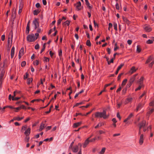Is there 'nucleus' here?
<instances>
[{
	"instance_id": "obj_1",
	"label": "nucleus",
	"mask_w": 154,
	"mask_h": 154,
	"mask_svg": "<svg viewBox=\"0 0 154 154\" xmlns=\"http://www.w3.org/2000/svg\"><path fill=\"white\" fill-rule=\"evenodd\" d=\"M106 114V111L104 110L102 112H96L94 113V115L96 118H103L104 119H106L108 117Z\"/></svg>"
},
{
	"instance_id": "obj_2",
	"label": "nucleus",
	"mask_w": 154,
	"mask_h": 154,
	"mask_svg": "<svg viewBox=\"0 0 154 154\" xmlns=\"http://www.w3.org/2000/svg\"><path fill=\"white\" fill-rule=\"evenodd\" d=\"M35 37L33 34L28 35L27 37V40L29 42H31L35 41L38 38L39 34L38 33L35 34Z\"/></svg>"
},
{
	"instance_id": "obj_3",
	"label": "nucleus",
	"mask_w": 154,
	"mask_h": 154,
	"mask_svg": "<svg viewBox=\"0 0 154 154\" xmlns=\"http://www.w3.org/2000/svg\"><path fill=\"white\" fill-rule=\"evenodd\" d=\"M5 76V71L4 69H0V83H2Z\"/></svg>"
},
{
	"instance_id": "obj_4",
	"label": "nucleus",
	"mask_w": 154,
	"mask_h": 154,
	"mask_svg": "<svg viewBox=\"0 0 154 154\" xmlns=\"http://www.w3.org/2000/svg\"><path fill=\"white\" fill-rule=\"evenodd\" d=\"M13 35V32L11 31L9 33L8 40V45H10V43H12V42Z\"/></svg>"
},
{
	"instance_id": "obj_5",
	"label": "nucleus",
	"mask_w": 154,
	"mask_h": 154,
	"mask_svg": "<svg viewBox=\"0 0 154 154\" xmlns=\"http://www.w3.org/2000/svg\"><path fill=\"white\" fill-rule=\"evenodd\" d=\"M33 24L34 25L35 29H36L39 26V23L38 19H35L33 21Z\"/></svg>"
},
{
	"instance_id": "obj_6",
	"label": "nucleus",
	"mask_w": 154,
	"mask_h": 154,
	"mask_svg": "<svg viewBox=\"0 0 154 154\" xmlns=\"http://www.w3.org/2000/svg\"><path fill=\"white\" fill-rule=\"evenodd\" d=\"M24 54V48H22L20 50L18 54V58L20 59L21 57Z\"/></svg>"
},
{
	"instance_id": "obj_7",
	"label": "nucleus",
	"mask_w": 154,
	"mask_h": 154,
	"mask_svg": "<svg viewBox=\"0 0 154 154\" xmlns=\"http://www.w3.org/2000/svg\"><path fill=\"white\" fill-rule=\"evenodd\" d=\"M134 66H132L131 69L128 72V74L131 75L134 73L137 70Z\"/></svg>"
},
{
	"instance_id": "obj_8",
	"label": "nucleus",
	"mask_w": 154,
	"mask_h": 154,
	"mask_svg": "<svg viewBox=\"0 0 154 154\" xmlns=\"http://www.w3.org/2000/svg\"><path fill=\"white\" fill-rule=\"evenodd\" d=\"M144 140V138L143 135V134H141L140 135L139 140V142L140 145H142L143 144Z\"/></svg>"
},
{
	"instance_id": "obj_9",
	"label": "nucleus",
	"mask_w": 154,
	"mask_h": 154,
	"mask_svg": "<svg viewBox=\"0 0 154 154\" xmlns=\"http://www.w3.org/2000/svg\"><path fill=\"white\" fill-rule=\"evenodd\" d=\"M143 28L147 32H150L152 30L151 28L148 25H145L143 27Z\"/></svg>"
},
{
	"instance_id": "obj_10",
	"label": "nucleus",
	"mask_w": 154,
	"mask_h": 154,
	"mask_svg": "<svg viewBox=\"0 0 154 154\" xmlns=\"http://www.w3.org/2000/svg\"><path fill=\"white\" fill-rule=\"evenodd\" d=\"M134 116V113H131L128 116L127 118H126L124 121V122H126V123H127L128 122L127 121L130 119L132 117Z\"/></svg>"
},
{
	"instance_id": "obj_11",
	"label": "nucleus",
	"mask_w": 154,
	"mask_h": 154,
	"mask_svg": "<svg viewBox=\"0 0 154 154\" xmlns=\"http://www.w3.org/2000/svg\"><path fill=\"white\" fill-rule=\"evenodd\" d=\"M137 75L138 74H136L135 75H133L130 78V80H129V82L133 83L135 79L136 76H137Z\"/></svg>"
},
{
	"instance_id": "obj_12",
	"label": "nucleus",
	"mask_w": 154,
	"mask_h": 154,
	"mask_svg": "<svg viewBox=\"0 0 154 154\" xmlns=\"http://www.w3.org/2000/svg\"><path fill=\"white\" fill-rule=\"evenodd\" d=\"M146 124V122L145 121H143L139 124V128H142L145 127Z\"/></svg>"
},
{
	"instance_id": "obj_13",
	"label": "nucleus",
	"mask_w": 154,
	"mask_h": 154,
	"mask_svg": "<svg viewBox=\"0 0 154 154\" xmlns=\"http://www.w3.org/2000/svg\"><path fill=\"white\" fill-rule=\"evenodd\" d=\"M90 139V137H88L85 141L84 143L83 146V147L84 148H85L87 145L89 143V139Z\"/></svg>"
},
{
	"instance_id": "obj_14",
	"label": "nucleus",
	"mask_w": 154,
	"mask_h": 154,
	"mask_svg": "<svg viewBox=\"0 0 154 154\" xmlns=\"http://www.w3.org/2000/svg\"><path fill=\"white\" fill-rule=\"evenodd\" d=\"M15 48L14 46L13 47L11 50V58H13L14 55Z\"/></svg>"
},
{
	"instance_id": "obj_15",
	"label": "nucleus",
	"mask_w": 154,
	"mask_h": 154,
	"mask_svg": "<svg viewBox=\"0 0 154 154\" xmlns=\"http://www.w3.org/2000/svg\"><path fill=\"white\" fill-rule=\"evenodd\" d=\"M81 4L80 2H77L76 4V9L78 10H80L81 8Z\"/></svg>"
},
{
	"instance_id": "obj_16",
	"label": "nucleus",
	"mask_w": 154,
	"mask_h": 154,
	"mask_svg": "<svg viewBox=\"0 0 154 154\" xmlns=\"http://www.w3.org/2000/svg\"><path fill=\"white\" fill-rule=\"evenodd\" d=\"M151 39H149L146 42V43L147 44H151L154 42V37H150Z\"/></svg>"
},
{
	"instance_id": "obj_17",
	"label": "nucleus",
	"mask_w": 154,
	"mask_h": 154,
	"mask_svg": "<svg viewBox=\"0 0 154 154\" xmlns=\"http://www.w3.org/2000/svg\"><path fill=\"white\" fill-rule=\"evenodd\" d=\"M145 104V103H140L137 106L136 108L137 111H138Z\"/></svg>"
},
{
	"instance_id": "obj_18",
	"label": "nucleus",
	"mask_w": 154,
	"mask_h": 154,
	"mask_svg": "<svg viewBox=\"0 0 154 154\" xmlns=\"http://www.w3.org/2000/svg\"><path fill=\"white\" fill-rule=\"evenodd\" d=\"M31 129L30 128H28L25 131L24 134L26 136L29 135L30 133Z\"/></svg>"
},
{
	"instance_id": "obj_19",
	"label": "nucleus",
	"mask_w": 154,
	"mask_h": 154,
	"mask_svg": "<svg viewBox=\"0 0 154 154\" xmlns=\"http://www.w3.org/2000/svg\"><path fill=\"white\" fill-rule=\"evenodd\" d=\"M82 122H80L76 123H74L73 125V127L76 128L80 126L82 124Z\"/></svg>"
},
{
	"instance_id": "obj_20",
	"label": "nucleus",
	"mask_w": 154,
	"mask_h": 154,
	"mask_svg": "<svg viewBox=\"0 0 154 154\" xmlns=\"http://www.w3.org/2000/svg\"><path fill=\"white\" fill-rule=\"evenodd\" d=\"M153 60V57L152 56H149V57L147 59L146 62V63H148L150 62L152 60Z\"/></svg>"
},
{
	"instance_id": "obj_21",
	"label": "nucleus",
	"mask_w": 154,
	"mask_h": 154,
	"mask_svg": "<svg viewBox=\"0 0 154 154\" xmlns=\"http://www.w3.org/2000/svg\"><path fill=\"white\" fill-rule=\"evenodd\" d=\"M132 98L131 97L127 98L125 100L124 102L125 104H127L129 103L130 102H131L132 100Z\"/></svg>"
},
{
	"instance_id": "obj_22",
	"label": "nucleus",
	"mask_w": 154,
	"mask_h": 154,
	"mask_svg": "<svg viewBox=\"0 0 154 154\" xmlns=\"http://www.w3.org/2000/svg\"><path fill=\"white\" fill-rule=\"evenodd\" d=\"M143 80L144 77H141L138 81L137 82L140 85H143Z\"/></svg>"
},
{
	"instance_id": "obj_23",
	"label": "nucleus",
	"mask_w": 154,
	"mask_h": 154,
	"mask_svg": "<svg viewBox=\"0 0 154 154\" xmlns=\"http://www.w3.org/2000/svg\"><path fill=\"white\" fill-rule=\"evenodd\" d=\"M123 65H124L123 64H121L118 67L117 69L115 72V74L116 75H117L118 74L119 71L121 69V68H122V67L123 66Z\"/></svg>"
},
{
	"instance_id": "obj_24",
	"label": "nucleus",
	"mask_w": 154,
	"mask_h": 154,
	"mask_svg": "<svg viewBox=\"0 0 154 154\" xmlns=\"http://www.w3.org/2000/svg\"><path fill=\"white\" fill-rule=\"evenodd\" d=\"M122 18L123 21L125 23H126L127 24L129 25L130 24V22L127 18L124 17H123Z\"/></svg>"
},
{
	"instance_id": "obj_25",
	"label": "nucleus",
	"mask_w": 154,
	"mask_h": 154,
	"mask_svg": "<svg viewBox=\"0 0 154 154\" xmlns=\"http://www.w3.org/2000/svg\"><path fill=\"white\" fill-rule=\"evenodd\" d=\"M24 118V117H20L19 116H18L17 117H15L14 118V119L15 120H17L18 121H20L22 119H23Z\"/></svg>"
},
{
	"instance_id": "obj_26",
	"label": "nucleus",
	"mask_w": 154,
	"mask_h": 154,
	"mask_svg": "<svg viewBox=\"0 0 154 154\" xmlns=\"http://www.w3.org/2000/svg\"><path fill=\"white\" fill-rule=\"evenodd\" d=\"M79 150L78 146H76L74 147L72 149V151L74 152H77Z\"/></svg>"
},
{
	"instance_id": "obj_27",
	"label": "nucleus",
	"mask_w": 154,
	"mask_h": 154,
	"mask_svg": "<svg viewBox=\"0 0 154 154\" xmlns=\"http://www.w3.org/2000/svg\"><path fill=\"white\" fill-rule=\"evenodd\" d=\"M45 125L44 124H43L42 123L41 124L39 130V131H42L43 129L45 127Z\"/></svg>"
},
{
	"instance_id": "obj_28",
	"label": "nucleus",
	"mask_w": 154,
	"mask_h": 154,
	"mask_svg": "<svg viewBox=\"0 0 154 154\" xmlns=\"http://www.w3.org/2000/svg\"><path fill=\"white\" fill-rule=\"evenodd\" d=\"M141 48L140 46L138 45L137 47L136 52L138 53H139L141 52Z\"/></svg>"
},
{
	"instance_id": "obj_29",
	"label": "nucleus",
	"mask_w": 154,
	"mask_h": 154,
	"mask_svg": "<svg viewBox=\"0 0 154 154\" xmlns=\"http://www.w3.org/2000/svg\"><path fill=\"white\" fill-rule=\"evenodd\" d=\"M127 81L128 80L127 79H124L122 82L121 85L122 86V87L124 86L126 84Z\"/></svg>"
},
{
	"instance_id": "obj_30",
	"label": "nucleus",
	"mask_w": 154,
	"mask_h": 154,
	"mask_svg": "<svg viewBox=\"0 0 154 154\" xmlns=\"http://www.w3.org/2000/svg\"><path fill=\"white\" fill-rule=\"evenodd\" d=\"M143 87V85H140L138 88L135 89V91H137L140 90L142 87Z\"/></svg>"
},
{
	"instance_id": "obj_31",
	"label": "nucleus",
	"mask_w": 154,
	"mask_h": 154,
	"mask_svg": "<svg viewBox=\"0 0 154 154\" xmlns=\"http://www.w3.org/2000/svg\"><path fill=\"white\" fill-rule=\"evenodd\" d=\"M86 4L87 5V6L88 7V8L90 9H91L92 8V6H91L90 5V3L88 1H85Z\"/></svg>"
},
{
	"instance_id": "obj_32",
	"label": "nucleus",
	"mask_w": 154,
	"mask_h": 154,
	"mask_svg": "<svg viewBox=\"0 0 154 154\" xmlns=\"http://www.w3.org/2000/svg\"><path fill=\"white\" fill-rule=\"evenodd\" d=\"M32 81V79L31 78H28L27 79V83L28 85L30 84V83H31Z\"/></svg>"
},
{
	"instance_id": "obj_33",
	"label": "nucleus",
	"mask_w": 154,
	"mask_h": 154,
	"mask_svg": "<svg viewBox=\"0 0 154 154\" xmlns=\"http://www.w3.org/2000/svg\"><path fill=\"white\" fill-rule=\"evenodd\" d=\"M27 127L26 125L22 126L21 130V131L22 132H23L26 129Z\"/></svg>"
},
{
	"instance_id": "obj_34",
	"label": "nucleus",
	"mask_w": 154,
	"mask_h": 154,
	"mask_svg": "<svg viewBox=\"0 0 154 154\" xmlns=\"http://www.w3.org/2000/svg\"><path fill=\"white\" fill-rule=\"evenodd\" d=\"M113 27L114 28V29L116 31L118 30L117 29V23H115L114 22L113 23Z\"/></svg>"
},
{
	"instance_id": "obj_35",
	"label": "nucleus",
	"mask_w": 154,
	"mask_h": 154,
	"mask_svg": "<svg viewBox=\"0 0 154 154\" xmlns=\"http://www.w3.org/2000/svg\"><path fill=\"white\" fill-rule=\"evenodd\" d=\"M58 53L59 56L61 57L62 56V51L61 49L58 50Z\"/></svg>"
},
{
	"instance_id": "obj_36",
	"label": "nucleus",
	"mask_w": 154,
	"mask_h": 154,
	"mask_svg": "<svg viewBox=\"0 0 154 154\" xmlns=\"http://www.w3.org/2000/svg\"><path fill=\"white\" fill-rule=\"evenodd\" d=\"M154 111V109H151L150 110H149L148 112H147V115H150L152 113V112Z\"/></svg>"
},
{
	"instance_id": "obj_37",
	"label": "nucleus",
	"mask_w": 154,
	"mask_h": 154,
	"mask_svg": "<svg viewBox=\"0 0 154 154\" xmlns=\"http://www.w3.org/2000/svg\"><path fill=\"white\" fill-rule=\"evenodd\" d=\"M103 125V123H100L98 124L95 127V128H97L99 127H100L101 126Z\"/></svg>"
},
{
	"instance_id": "obj_38",
	"label": "nucleus",
	"mask_w": 154,
	"mask_h": 154,
	"mask_svg": "<svg viewBox=\"0 0 154 154\" xmlns=\"http://www.w3.org/2000/svg\"><path fill=\"white\" fill-rule=\"evenodd\" d=\"M20 97H14V96H12V100H17L20 99Z\"/></svg>"
},
{
	"instance_id": "obj_39",
	"label": "nucleus",
	"mask_w": 154,
	"mask_h": 154,
	"mask_svg": "<svg viewBox=\"0 0 154 154\" xmlns=\"http://www.w3.org/2000/svg\"><path fill=\"white\" fill-rule=\"evenodd\" d=\"M106 149L105 148H103L101 151L99 152L100 154H103L105 152Z\"/></svg>"
},
{
	"instance_id": "obj_40",
	"label": "nucleus",
	"mask_w": 154,
	"mask_h": 154,
	"mask_svg": "<svg viewBox=\"0 0 154 154\" xmlns=\"http://www.w3.org/2000/svg\"><path fill=\"white\" fill-rule=\"evenodd\" d=\"M70 24V21L69 20H66L63 23L64 25H67V26L69 25Z\"/></svg>"
},
{
	"instance_id": "obj_41",
	"label": "nucleus",
	"mask_w": 154,
	"mask_h": 154,
	"mask_svg": "<svg viewBox=\"0 0 154 154\" xmlns=\"http://www.w3.org/2000/svg\"><path fill=\"white\" fill-rule=\"evenodd\" d=\"M86 45L88 46H90L91 45V42L89 40H87L86 41Z\"/></svg>"
},
{
	"instance_id": "obj_42",
	"label": "nucleus",
	"mask_w": 154,
	"mask_h": 154,
	"mask_svg": "<svg viewBox=\"0 0 154 154\" xmlns=\"http://www.w3.org/2000/svg\"><path fill=\"white\" fill-rule=\"evenodd\" d=\"M39 12L38 10H35L34 11L33 14L34 15H37L39 13Z\"/></svg>"
},
{
	"instance_id": "obj_43",
	"label": "nucleus",
	"mask_w": 154,
	"mask_h": 154,
	"mask_svg": "<svg viewBox=\"0 0 154 154\" xmlns=\"http://www.w3.org/2000/svg\"><path fill=\"white\" fill-rule=\"evenodd\" d=\"M109 27L108 29L109 30H110V29L112 28V24L111 23H109Z\"/></svg>"
},
{
	"instance_id": "obj_44",
	"label": "nucleus",
	"mask_w": 154,
	"mask_h": 154,
	"mask_svg": "<svg viewBox=\"0 0 154 154\" xmlns=\"http://www.w3.org/2000/svg\"><path fill=\"white\" fill-rule=\"evenodd\" d=\"M123 74V73H121L119 74L117 80L118 81H120L122 75Z\"/></svg>"
},
{
	"instance_id": "obj_45",
	"label": "nucleus",
	"mask_w": 154,
	"mask_h": 154,
	"mask_svg": "<svg viewBox=\"0 0 154 154\" xmlns=\"http://www.w3.org/2000/svg\"><path fill=\"white\" fill-rule=\"evenodd\" d=\"M146 92H145V91H144L143 93L142 94L140 95V97H139V99H141V98H142L143 96H145L146 95Z\"/></svg>"
},
{
	"instance_id": "obj_46",
	"label": "nucleus",
	"mask_w": 154,
	"mask_h": 154,
	"mask_svg": "<svg viewBox=\"0 0 154 154\" xmlns=\"http://www.w3.org/2000/svg\"><path fill=\"white\" fill-rule=\"evenodd\" d=\"M114 59L113 58L111 59L110 61H108V64L110 65L111 63H113Z\"/></svg>"
},
{
	"instance_id": "obj_47",
	"label": "nucleus",
	"mask_w": 154,
	"mask_h": 154,
	"mask_svg": "<svg viewBox=\"0 0 154 154\" xmlns=\"http://www.w3.org/2000/svg\"><path fill=\"white\" fill-rule=\"evenodd\" d=\"M45 78H44L43 79H40V82H41V84L43 85V82H45Z\"/></svg>"
},
{
	"instance_id": "obj_48",
	"label": "nucleus",
	"mask_w": 154,
	"mask_h": 154,
	"mask_svg": "<svg viewBox=\"0 0 154 154\" xmlns=\"http://www.w3.org/2000/svg\"><path fill=\"white\" fill-rule=\"evenodd\" d=\"M119 48V47L117 46V43L115 44V46H114V50L115 51H116L117 49H118Z\"/></svg>"
},
{
	"instance_id": "obj_49",
	"label": "nucleus",
	"mask_w": 154,
	"mask_h": 154,
	"mask_svg": "<svg viewBox=\"0 0 154 154\" xmlns=\"http://www.w3.org/2000/svg\"><path fill=\"white\" fill-rule=\"evenodd\" d=\"M83 104V103L82 102H80L79 103H77L75 104L73 106V107H74L75 106H79L80 105H81Z\"/></svg>"
},
{
	"instance_id": "obj_50",
	"label": "nucleus",
	"mask_w": 154,
	"mask_h": 154,
	"mask_svg": "<svg viewBox=\"0 0 154 154\" xmlns=\"http://www.w3.org/2000/svg\"><path fill=\"white\" fill-rule=\"evenodd\" d=\"M97 139V137H95L93 139H91L89 140V142H94Z\"/></svg>"
},
{
	"instance_id": "obj_51",
	"label": "nucleus",
	"mask_w": 154,
	"mask_h": 154,
	"mask_svg": "<svg viewBox=\"0 0 154 154\" xmlns=\"http://www.w3.org/2000/svg\"><path fill=\"white\" fill-rule=\"evenodd\" d=\"M26 64V62L25 61H22L21 63V66L22 67L24 66Z\"/></svg>"
},
{
	"instance_id": "obj_52",
	"label": "nucleus",
	"mask_w": 154,
	"mask_h": 154,
	"mask_svg": "<svg viewBox=\"0 0 154 154\" xmlns=\"http://www.w3.org/2000/svg\"><path fill=\"white\" fill-rule=\"evenodd\" d=\"M132 83H131V82H129V83L127 84L126 86V87L127 88H129L130 87Z\"/></svg>"
},
{
	"instance_id": "obj_53",
	"label": "nucleus",
	"mask_w": 154,
	"mask_h": 154,
	"mask_svg": "<svg viewBox=\"0 0 154 154\" xmlns=\"http://www.w3.org/2000/svg\"><path fill=\"white\" fill-rule=\"evenodd\" d=\"M28 73L27 72H26L25 75L24 76V79H26L28 77Z\"/></svg>"
},
{
	"instance_id": "obj_54",
	"label": "nucleus",
	"mask_w": 154,
	"mask_h": 154,
	"mask_svg": "<svg viewBox=\"0 0 154 154\" xmlns=\"http://www.w3.org/2000/svg\"><path fill=\"white\" fill-rule=\"evenodd\" d=\"M34 64L35 65L37 66L38 64V60H36L34 62Z\"/></svg>"
},
{
	"instance_id": "obj_55",
	"label": "nucleus",
	"mask_w": 154,
	"mask_h": 154,
	"mask_svg": "<svg viewBox=\"0 0 154 154\" xmlns=\"http://www.w3.org/2000/svg\"><path fill=\"white\" fill-rule=\"evenodd\" d=\"M117 117L119 119V120H120L121 119V117L120 116V114L119 112H118L117 113Z\"/></svg>"
},
{
	"instance_id": "obj_56",
	"label": "nucleus",
	"mask_w": 154,
	"mask_h": 154,
	"mask_svg": "<svg viewBox=\"0 0 154 154\" xmlns=\"http://www.w3.org/2000/svg\"><path fill=\"white\" fill-rule=\"evenodd\" d=\"M149 106H154V101H151L149 103Z\"/></svg>"
},
{
	"instance_id": "obj_57",
	"label": "nucleus",
	"mask_w": 154,
	"mask_h": 154,
	"mask_svg": "<svg viewBox=\"0 0 154 154\" xmlns=\"http://www.w3.org/2000/svg\"><path fill=\"white\" fill-rule=\"evenodd\" d=\"M62 21V19H60L57 20V24L58 25H59L61 23V21Z\"/></svg>"
},
{
	"instance_id": "obj_58",
	"label": "nucleus",
	"mask_w": 154,
	"mask_h": 154,
	"mask_svg": "<svg viewBox=\"0 0 154 154\" xmlns=\"http://www.w3.org/2000/svg\"><path fill=\"white\" fill-rule=\"evenodd\" d=\"M15 109H16V110L15 111V112H17L18 110H20V106L18 107L17 108H14Z\"/></svg>"
},
{
	"instance_id": "obj_59",
	"label": "nucleus",
	"mask_w": 154,
	"mask_h": 154,
	"mask_svg": "<svg viewBox=\"0 0 154 154\" xmlns=\"http://www.w3.org/2000/svg\"><path fill=\"white\" fill-rule=\"evenodd\" d=\"M132 43V41L131 40H128L127 41V43L129 45H131V44Z\"/></svg>"
},
{
	"instance_id": "obj_60",
	"label": "nucleus",
	"mask_w": 154,
	"mask_h": 154,
	"mask_svg": "<svg viewBox=\"0 0 154 154\" xmlns=\"http://www.w3.org/2000/svg\"><path fill=\"white\" fill-rule=\"evenodd\" d=\"M127 91V88H125L122 91V93L123 94H125Z\"/></svg>"
},
{
	"instance_id": "obj_61",
	"label": "nucleus",
	"mask_w": 154,
	"mask_h": 154,
	"mask_svg": "<svg viewBox=\"0 0 154 154\" xmlns=\"http://www.w3.org/2000/svg\"><path fill=\"white\" fill-rule=\"evenodd\" d=\"M29 28L26 27V33H27V34H28L29 33Z\"/></svg>"
},
{
	"instance_id": "obj_62",
	"label": "nucleus",
	"mask_w": 154,
	"mask_h": 154,
	"mask_svg": "<svg viewBox=\"0 0 154 154\" xmlns=\"http://www.w3.org/2000/svg\"><path fill=\"white\" fill-rule=\"evenodd\" d=\"M39 46L38 44H37L35 46V49H38L39 48Z\"/></svg>"
},
{
	"instance_id": "obj_63",
	"label": "nucleus",
	"mask_w": 154,
	"mask_h": 154,
	"mask_svg": "<svg viewBox=\"0 0 154 154\" xmlns=\"http://www.w3.org/2000/svg\"><path fill=\"white\" fill-rule=\"evenodd\" d=\"M42 30L41 29L39 28H38L37 30V33H38V34L39 33H40L41 32Z\"/></svg>"
},
{
	"instance_id": "obj_64",
	"label": "nucleus",
	"mask_w": 154,
	"mask_h": 154,
	"mask_svg": "<svg viewBox=\"0 0 154 154\" xmlns=\"http://www.w3.org/2000/svg\"><path fill=\"white\" fill-rule=\"evenodd\" d=\"M49 54L50 55L51 57H52L54 54V53L53 52H52V51H51L49 52Z\"/></svg>"
}]
</instances>
